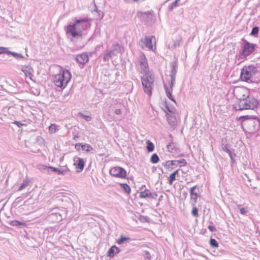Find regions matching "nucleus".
<instances>
[{
	"label": "nucleus",
	"instance_id": "nucleus-10",
	"mask_svg": "<svg viewBox=\"0 0 260 260\" xmlns=\"http://www.w3.org/2000/svg\"><path fill=\"white\" fill-rule=\"evenodd\" d=\"M39 169L44 171V172H47L48 173H49V169H51L52 171L57 173L58 174H64L67 172V170H61L55 167L52 166L47 167L44 165L41 166Z\"/></svg>",
	"mask_w": 260,
	"mask_h": 260
},
{
	"label": "nucleus",
	"instance_id": "nucleus-60",
	"mask_svg": "<svg viewBox=\"0 0 260 260\" xmlns=\"http://www.w3.org/2000/svg\"><path fill=\"white\" fill-rule=\"evenodd\" d=\"M148 12H144V14H148Z\"/></svg>",
	"mask_w": 260,
	"mask_h": 260
},
{
	"label": "nucleus",
	"instance_id": "nucleus-47",
	"mask_svg": "<svg viewBox=\"0 0 260 260\" xmlns=\"http://www.w3.org/2000/svg\"><path fill=\"white\" fill-rule=\"evenodd\" d=\"M115 113L117 115H120L121 114L122 112L121 109H117L115 110Z\"/></svg>",
	"mask_w": 260,
	"mask_h": 260
},
{
	"label": "nucleus",
	"instance_id": "nucleus-9",
	"mask_svg": "<svg viewBox=\"0 0 260 260\" xmlns=\"http://www.w3.org/2000/svg\"><path fill=\"white\" fill-rule=\"evenodd\" d=\"M244 42L245 44L243 47L242 55L247 56L254 51L256 45L251 44L246 40H245Z\"/></svg>",
	"mask_w": 260,
	"mask_h": 260
},
{
	"label": "nucleus",
	"instance_id": "nucleus-31",
	"mask_svg": "<svg viewBox=\"0 0 260 260\" xmlns=\"http://www.w3.org/2000/svg\"><path fill=\"white\" fill-rule=\"evenodd\" d=\"M259 31V27L258 26H254L252 28L250 32V35L252 36H257Z\"/></svg>",
	"mask_w": 260,
	"mask_h": 260
},
{
	"label": "nucleus",
	"instance_id": "nucleus-1",
	"mask_svg": "<svg viewBox=\"0 0 260 260\" xmlns=\"http://www.w3.org/2000/svg\"><path fill=\"white\" fill-rule=\"evenodd\" d=\"M235 94L237 98V101L234 105L236 110H254L258 105V100L253 96L250 95L246 88H237L235 90Z\"/></svg>",
	"mask_w": 260,
	"mask_h": 260
},
{
	"label": "nucleus",
	"instance_id": "nucleus-30",
	"mask_svg": "<svg viewBox=\"0 0 260 260\" xmlns=\"http://www.w3.org/2000/svg\"><path fill=\"white\" fill-rule=\"evenodd\" d=\"M159 157L156 153L153 154L152 155L151 158H150V161L152 163L156 164V163L158 162L159 161Z\"/></svg>",
	"mask_w": 260,
	"mask_h": 260
},
{
	"label": "nucleus",
	"instance_id": "nucleus-23",
	"mask_svg": "<svg viewBox=\"0 0 260 260\" xmlns=\"http://www.w3.org/2000/svg\"><path fill=\"white\" fill-rule=\"evenodd\" d=\"M10 225L14 226H19L20 225H26V223L25 222H21L18 220H14L10 222Z\"/></svg>",
	"mask_w": 260,
	"mask_h": 260
},
{
	"label": "nucleus",
	"instance_id": "nucleus-20",
	"mask_svg": "<svg viewBox=\"0 0 260 260\" xmlns=\"http://www.w3.org/2000/svg\"><path fill=\"white\" fill-rule=\"evenodd\" d=\"M131 238L128 237H123L121 236L120 237L116 240V243L120 245L123 243L124 242H128L131 241Z\"/></svg>",
	"mask_w": 260,
	"mask_h": 260
},
{
	"label": "nucleus",
	"instance_id": "nucleus-44",
	"mask_svg": "<svg viewBox=\"0 0 260 260\" xmlns=\"http://www.w3.org/2000/svg\"><path fill=\"white\" fill-rule=\"evenodd\" d=\"M197 185H195V186L192 187L190 188V195L192 194L196 193L194 192V189L197 188Z\"/></svg>",
	"mask_w": 260,
	"mask_h": 260
},
{
	"label": "nucleus",
	"instance_id": "nucleus-53",
	"mask_svg": "<svg viewBox=\"0 0 260 260\" xmlns=\"http://www.w3.org/2000/svg\"><path fill=\"white\" fill-rule=\"evenodd\" d=\"M94 6H95V9L92 11V12L94 14H95L96 13H98V10H99L97 8V7H96L95 5H94Z\"/></svg>",
	"mask_w": 260,
	"mask_h": 260
},
{
	"label": "nucleus",
	"instance_id": "nucleus-7",
	"mask_svg": "<svg viewBox=\"0 0 260 260\" xmlns=\"http://www.w3.org/2000/svg\"><path fill=\"white\" fill-rule=\"evenodd\" d=\"M109 173L111 175L118 178H125L126 176V172L124 169L122 167L116 166L112 168Z\"/></svg>",
	"mask_w": 260,
	"mask_h": 260
},
{
	"label": "nucleus",
	"instance_id": "nucleus-26",
	"mask_svg": "<svg viewBox=\"0 0 260 260\" xmlns=\"http://www.w3.org/2000/svg\"><path fill=\"white\" fill-rule=\"evenodd\" d=\"M222 149L224 151L226 152L229 154V155L232 161L233 162H235V159L234 158V156H235V154H233L232 152H231V151L226 146H224V147H223Z\"/></svg>",
	"mask_w": 260,
	"mask_h": 260
},
{
	"label": "nucleus",
	"instance_id": "nucleus-35",
	"mask_svg": "<svg viewBox=\"0 0 260 260\" xmlns=\"http://www.w3.org/2000/svg\"><path fill=\"white\" fill-rule=\"evenodd\" d=\"M94 15L96 19H101L104 17V13L101 10H98V13H96Z\"/></svg>",
	"mask_w": 260,
	"mask_h": 260
},
{
	"label": "nucleus",
	"instance_id": "nucleus-17",
	"mask_svg": "<svg viewBox=\"0 0 260 260\" xmlns=\"http://www.w3.org/2000/svg\"><path fill=\"white\" fill-rule=\"evenodd\" d=\"M115 55L113 51L107 50L104 55L103 60L105 62L109 61L112 56Z\"/></svg>",
	"mask_w": 260,
	"mask_h": 260
},
{
	"label": "nucleus",
	"instance_id": "nucleus-52",
	"mask_svg": "<svg viewBox=\"0 0 260 260\" xmlns=\"http://www.w3.org/2000/svg\"><path fill=\"white\" fill-rule=\"evenodd\" d=\"M147 218H148L147 216H144L141 215L140 217V220L144 219L145 221H147Z\"/></svg>",
	"mask_w": 260,
	"mask_h": 260
},
{
	"label": "nucleus",
	"instance_id": "nucleus-24",
	"mask_svg": "<svg viewBox=\"0 0 260 260\" xmlns=\"http://www.w3.org/2000/svg\"><path fill=\"white\" fill-rule=\"evenodd\" d=\"M81 148L82 150L85 151L87 152H89L90 151L93 149L92 146L88 144H82Z\"/></svg>",
	"mask_w": 260,
	"mask_h": 260
},
{
	"label": "nucleus",
	"instance_id": "nucleus-32",
	"mask_svg": "<svg viewBox=\"0 0 260 260\" xmlns=\"http://www.w3.org/2000/svg\"><path fill=\"white\" fill-rule=\"evenodd\" d=\"M193 206V207L191 211V215L194 217H198L199 216L198 214V209L194 206Z\"/></svg>",
	"mask_w": 260,
	"mask_h": 260
},
{
	"label": "nucleus",
	"instance_id": "nucleus-42",
	"mask_svg": "<svg viewBox=\"0 0 260 260\" xmlns=\"http://www.w3.org/2000/svg\"><path fill=\"white\" fill-rule=\"evenodd\" d=\"M248 212V211L246 210L244 208H241L240 209V213L241 214L245 215Z\"/></svg>",
	"mask_w": 260,
	"mask_h": 260
},
{
	"label": "nucleus",
	"instance_id": "nucleus-33",
	"mask_svg": "<svg viewBox=\"0 0 260 260\" xmlns=\"http://www.w3.org/2000/svg\"><path fill=\"white\" fill-rule=\"evenodd\" d=\"M29 184V181L27 180H25L23 181V183L20 185L18 188V190H22L25 187H26Z\"/></svg>",
	"mask_w": 260,
	"mask_h": 260
},
{
	"label": "nucleus",
	"instance_id": "nucleus-50",
	"mask_svg": "<svg viewBox=\"0 0 260 260\" xmlns=\"http://www.w3.org/2000/svg\"><path fill=\"white\" fill-rule=\"evenodd\" d=\"M81 145H82V143H77V144H76L75 145V149H77V150H79L80 147V146L81 147Z\"/></svg>",
	"mask_w": 260,
	"mask_h": 260
},
{
	"label": "nucleus",
	"instance_id": "nucleus-40",
	"mask_svg": "<svg viewBox=\"0 0 260 260\" xmlns=\"http://www.w3.org/2000/svg\"><path fill=\"white\" fill-rule=\"evenodd\" d=\"M49 131L51 133H54L56 131V126L54 124H51L49 127Z\"/></svg>",
	"mask_w": 260,
	"mask_h": 260
},
{
	"label": "nucleus",
	"instance_id": "nucleus-4",
	"mask_svg": "<svg viewBox=\"0 0 260 260\" xmlns=\"http://www.w3.org/2000/svg\"><path fill=\"white\" fill-rule=\"evenodd\" d=\"M258 74L257 68L254 66H245L241 70L240 78L243 81L252 83L254 82L256 76Z\"/></svg>",
	"mask_w": 260,
	"mask_h": 260
},
{
	"label": "nucleus",
	"instance_id": "nucleus-16",
	"mask_svg": "<svg viewBox=\"0 0 260 260\" xmlns=\"http://www.w3.org/2000/svg\"><path fill=\"white\" fill-rule=\"evenodd\" d=\"M139 197L140 198H146L147 197H150L152 199H155V197H152V193L148 189H146L144 191L140 192Z\"/></svg>",
	"mask_w": 260,
	"mask_h": 260
},
{
	"label": "nucleus",
	"instance_id": "nucleus-59",
	"mask_svg": "<svg viewBox=\"0 0 260 260\" xmlns=\"http://www.w3.org/2000/svg\"><path fill=\"white\" fill-rule=\"evenodd\" d=\"M175 1H177V3L180 1V0H176Z\"/></svg>",
	"mask_w": 260,
	"mask_h": 260
},
{
	"label": "nucleus",
	"instance_id": "nucleus-46",
	"mask_svg": "<svg viewBox=\"0 0 260 260\" xmlns=\"http://www.w3.org/2000/svg\"><path fill=\"white\" fill-rule=\"evenodd\" d=\"M13 123L17 125V126L18 127H20L21 126L23 125V124L17 121H15Z\"/></svg>",
	"mask_w": 260,
	"mask_h": 260
},
{
	"label": "nucleus",
	"instance_id": "nucleus-13",
	"mask_svg": "<svg viewBox=\"0 0 260 260\" xmlns=\"http://www.w3.org/2000/svg\"><path fill=\"white\" fill-rule=\"evenodd\" d=\"M21 70L24 73L26 77H29L31 80H32V77L33 76V69L30 66H22Z\"/></svg>",
	"mask_w": 260,
	"mask_h": 260
},
{
	"label": "nucleus",
	"instance_id": "nucleus-3",
	"mask_svg": "<svg viewBox=\"0 0 260 260\" xmlns=\"http://www.w3.org/2000/svg\"><path fill=\"white\" fill-rule=\"evenodd\" d=\"M88 27V19L83 18L76 19L74 23L70 24L67 29V33L70 34L73 38L81 37L82 36V30Z\"/></svg>",
	"mask_w": 260,
	"mask_h": 260
},
{
	"label": "nucleus",
	"instance_id": "nucleus-37",
	"mask_svg": "<svg viewBox=\"0 0 260 260\" xmlns=\"http://www.w3.org/2000/svg\"><path fill=\"white\" fill-rule=\"evenodd\" d=\"M177 164H180V167L185 166L186 165L187 162L185 159H181L177 160Z\"/></svg>",
	"mask_w": 260,
	"mask_h": 260
},
{
	"label": "nucleus",
	"instance_id": "nucleus-19",
	"mask_svg": "<svg viewBox=\"0 0 260 260\" xmlns=\"http://www.w3.org/2000/svg\"><path fill=\"white\" fill-rule=\"evenodd\" d=\"M174 114H170L166 112L167 118L169 123L171 125H174L175 123L176 119L173 115Z\"/></svg>",
	"mask_w": 260,
	"mask_h": 260
},
{
	"label": "nucleus",
	"instance_id": "nucleus-5",
	"mask_svg": "<svg viewBox=\"0 0 260 260\" xmlns=\"http://www.w3.org/2000/svg\"><path fill=\"white\" fill-rule=\"evenodd\" d=\"M71 77L70 72L68 70H63L54 76V83L56 86L63 89L70 81Z\"/></svg>",
	"mask_w": 260,
	"mask_h": 260
},
{
	"label": "nucleus",
	"instance_id": "nucleus-43",
	"mask_svg": "<svg viewBox=\"0 0 260 260\" xmlns=\"http://www.w3.org/2000/svg\"><path fill=\"white\" fill-rule=\"evenodd\" d=\"M208 229L211 231V232H215L216 231V229L214 226L213 225H209L208 226Z\"/></svg>",
	"mask_w": 260,
	"mask_h": 260
},
{
	"label": "nucleus",
	"instance_id": "nucleus-8",
	"mask_svg": "<svg viewBox=\"0 0 260 260\" xmlns=\"http://www.w3.org/2000/svg\"><path fill=\"white\" fill-rule=\"evenodd\" d=\"M178 61L177 60H175L171 64V70L170 72V77H171V82H170V88L171 90H172L173 87L175 83L176 80V74L178 70Z\"/></svg>",
	"mask_w": 260,
	"mask_h": 260
},
{
	"label": "nucleus",
	"instance_id": "nucleus-56",
	"mask_svg": "<svg viewBox=\"0 0 260 260\" xmlns=\"http://www.w3.org/2000/svg\"><path fill=\"white\" fill-rule=\"evenodd\" d=\"M157 196V195L156 193H152V197H155V199L156 198Z\"/></svg>",
	"mask_w": 260,
	"mask_h": 260
},
{
	"label": "nucleus",
	"instance_id": "nucleus-14",
	"mask_svg": "<svg viewBox=\"0 0 260 260\" xmlns=\"http://www.w3.org/2000/svg\"><path fill=\"white\" fill-rule=\"evenodd\" d=\"M154 39V37L152 36L149 37H146L144 40H141V42L145 44L146 47L148 48L149 49L152 50L153 48V44H152V39Z\"/></svg>",
	"mask_w": 260,
	"mask_h": 260
},
{
	"label": "nucleus",
	"instance_id": "nucleus-36",
	"mask_svg": "<svg viewBox=\"0 0 260 260\" xmlns=\"http://www.w3.org/2000/svg\"><path fill=\"white\" fill-rule=\"evenodd\" d=\"M177 1H174L172 3L170 4L169 6L168 9L170 11H172L173 9L177 6Z\"/></svg>",
	"mask_w": 260,
	"mask_h": 260
},
{
	"label": "nucleus",
	"instance_id": "nucleus-38",
	"mask_svg": "<svg viewBox=\"0 0 260 260\" xmlns=\"http://www.w3.org/2000/svg\"><path fill=\"white\" fill-rule=\"evenodd\" d=\"M175 177L176 176L172 173L170 174L169 179V184L172 185L173 184V181H175L176 179Z\"/></svg>",
	"mask_w": 260,
	"mask_h": 260
},
{
	"label": "nucleus",
	"instance_id": "nucleus-15",
	"mask_svg": "<svg viewBox=\"0 0 260 260\" xmlns=\"http://www.w3.org/2000/svg\"><path fill=\"white\" fill-rule=\"evenodd\" d=\"M120 252V249L115 245H113L109 249L107 255L110 257L113 258L116 254L119 253Z\"/></svg>",
	"mask_w": 260,
	"mask_h": 260
},
{
	"label": "nucleus",
	"instance_id": "nucleus-51",
	"mask_svg": "<svg viewBox=\"0 0 260 260\" xmlns=\"http://www.w3.org/2000/svg\"><path fill=\"white\" fill-rule=\"evenodd\" d=\"M145 253L146 255H147V258H148L149 259H150L151 256H150V254L149 253V252L148 251H145Z\"/></svg>",
	"mask_w": 260,
	"mask_h": 260
},
{
	"label": "nucleus",
	"instance_id": "nucleus-39",
	"mask_svg": "<svg viewBox=\"0 0 260 260\" xmlns=\"http://www.w3.org/2000/svg\"><path fill=\"white\" fill-rule=\"evenodd\" d=\"M78 115L84 118L87 121H90L91 119V117L90 116L85 115L82 113H79Z\"/></svg>",
	"mask_w": 260,
	"mask_h": 260
},
{
	"label": "nucleus",
	"instance_id": "nucleus-41",
	"mask_svg": "<svg viewBox=\"0 0 260 260\" xmlns=\"http://www.w3.org/2000/svg\"><path fill=\"white\" fill-rule=\"evenodd\" d=\"M8 48L4 47H0V54L2 53L7 54V52L8 51Z\"/></svg>",
	"mask_w": 260,
	"mask_h": 260
},
{
	"label": "nucleus",
	"instance_id": "nucleus-11",
	"mask_svg": "<svg viewBox=\"0 0 260 260\" xmlns=\"http://www.w3.org/2000/svg\"><path fill=\"white\" fill-rule=\"evenodd\" d=\"M76 60L79 63L84 64L88 61L89 58L87 53H82L76 55Z\"/></svg>",
	"mask_w": 260,
	"mask_h": 260
},
{
	"label": "nucleus",
	"instance_id": "nucleus-48",
	"mask_svg": "<svg viewBox=\"0 0 260 260\" xmlns=\"http://www.w3.org/2000/svg\"><path fill=\"white\" fill-rule=\"evenodd\" d=\"M169 162H170V164H171V165H172V166H173V165H177V160H169Z\"/></svg>",
	"mask_w": 260,
	"mask_h": 260
},
{
	"label": "nucleus",
	"instance_id": "nucleus-27",
	"mask_svg": "<svg viewBox=\"0 0 260 260\" xmlns=\"http://www.w3.org/2000/svg\"><path fill=\"white\" fill-rule=\"evenodd\" d=\"M165 88L166 92V94H167V95L168 98L169 99H170L171 101H172L176 103V102L175 101V99L173 97V96H172V95L171 94V90L169 89V88L168 87H167L166 85H165Z\"/></svg>",
	"mask_w": 260,
	"mask_h": 260
},
{
	"label": "nucleus",
	"instance_id": "nucleus-12",
	"mask_svg": "<svg viewBox=\"0 0 260 260\" xmlns=\"http://www.w3.org/2000/svg\"><path fill=\"white\" fill-rule=\"evenodd\" d=\"M74 165H76V168L77 169V172H80L84 169L85 162L83 158L77 157L74 159Z\"/></svg>",
	"mask_w": 260,
	"mask_h": 260
},
{
	"label": "nucleus",
	"instance_id": "nucleus-45",
	"mask_svg": "<svg viewBox=\"0 0 260 260\" xmlns=\"http://www.w3.org/2000/svg\"><path fill=\"white\" fill-rule=\"evenodd\" d=\"M167 148L169 151L171 152V150L173 149V144L170 143L167 145Z\"/></svg>",
	"mask_w": 260,
	"mask_h": 260
},
{
	"label": "nucleus",
	"instance_id": "nucleus-25",
	"mask_svg": "<svg viewBox=\"0 0 260 260\" xmlns=\"http://www.w3.org/2000/svg\"><path fill=\"white\" fill-rule=\"evenodd\" d=\"M119 185L121 186L122 189L126 193H129L131 192V189L128 185L126 183H119Z\"/></svg>",
	"mask_w": 260,
	"mask_h": 260
},
{
	"label": "nucleus",
	"instance_id": "nucleus-29",
	"mask_svg": "<svg viewBox=\"0 0 260 260\" xmlns=\"http://www.w3.org/2000/svg\"><path fill=\"white\" fill-rule=\"evenodd\" d=\"M123 48L121 45L117 44L113 46V50L112 51L113 52L116 51L118 52H121L123 51Z\"/></svg>",
	"mask_w": 260,
	"mask_h": 260
},
{
	"label": "nucleus",
	"instance_id": "nucleus-18",
	"mask_svg": "<svg viewBox=\"0 0 260 260\" xmlns=\"http://www.w3.org/2000/svg\"><path fill=\"white\" fill-rule=\"evenodd\" d=\"M180 46V41L178 40L175 41H173L172 43L170 42L168 45V47L170 49L173 50Z\"/></svg>",
	"mask_w": 260,
	"mask_h": 260
},
{
	"label": "nucleus",
	"instance_id": "nucleus-34",
	"mask_svg": "<svg viewBox=\"0 0 260 260\" xmlns=\"http://www.w3.org/2000/svg\"><path fill=\"white\" fill-rule=\"evenodd\" d=\"M209 243L212 247H218V242L214 239H212V238L210 239Z\"/></svg>",
	"mask_w": 260,
	"mask_h": 260
},
{
	"label": "nucleus",
	"instance_id": "nucleus-58",
	"mask_svg": "<svg viewBox=\"0 0 260 260\" xmlns=\"http://www.w3.org/2000/svg\"><path fill=\"white\" fill-rule=\"evenodd\" d=\"M133 1L134 2H137L138 1V0H133Z\"/></svg>",
	"mask_w": 260,
	"mask_h": 260
},
{
	"label": "nucleus",
	"instance_id": "nucleus-49",
	"mask_svg": "<svg viewBox=\"0 0 260 260\" xmlns=\"http://www.w3.org/2000/svg\"><path fill=\"white\" fill-rule=\"evenodd\" d=\"M166 109L167 111L170 113V114H174V109H172V110L170 109L168 106H166Z\"/></svg>",
	"mask_w": 260,
	"mask_h": 260
},
{
	"label": "nucleus",
	"instance_id": "nucleus-6",
	"mask_svg": "<svg viewBox=\"0 0 260 260\" xmlns=\"http://www.w3.org/2000/svg\"><path fill=\"white\" fill-rule=\"evenodd\" d=\"M246 118L247 120H245L244 125L247 127L249 131L252 133L258 129L259 127V121L258 119L255 118L249 119V116L247 115L243 117Z\"/></svg>",
	"mask_w": 260,
	"mask_h": 260
},
{
	"label": "nucleus",
	"instance_id": "nucleus-28",
	"mask_svg": "<svg viewBox=\"0 0 260 260\" xmlns=\"http://www.w3.org/2000/svg\"><path fill=\"white\" fill-rule=\"evenodd\" d=\"M147 150L148 152H152L154 150V145L150 141L147 140Z\"/></svg>",
	"mask_w": 260,
	"mask_h": 260
},
{
	"label": "nucleus",
	"instance_id": "nucleus-22",
	"mask_svg": "<svg viewBox=\"0 0 260 260\" xmlns=\"http://www.w3.org/2000/svg\"><path fill=\"white\" fill-rule=\"evenodd\" d=\"M199 196V195L197 192L190 195V203L192 206H194L197 203V199Z\"/></svg>",
	"mask_w": 260,
	"mask_h": 260
},
{
	"label": "nucleus",
	"instance_id": "nucleus-55",
	"mask_svg": "<svg viewBox=\"0 0 260 260\" xmlns=\"http://www.w3.org/2000/svg\"><path fill=\"white\" fill-rule=\"evenodd\" d=\"M178 170H177L175 171H174L173 173H172V174H174L176 176V175L178 173Z\"/></svg>",
	"mask_w": 260,
	"mask_h": 260
},
{
	"label": "nucleus",
	"instance_id": "nucleus-21",
	"mask_svg": "<svg viewBox=\"0 0 260 260\" xmlns=\"http://www.w3.org/2000/svg\"><path fill=\"white\" fill-rule=\"evenodd\" d=\"M7 54L11 55L15 57L16 58H21V59H25V58L21 54L15 52H12L8 50L7 52Z\"/></svg>",
	"mask_w": 260,
	"mask_h": 260
},
{
	"label": "nucleus",
	"instance_id": "nucleus-2",
	"mask_svg": "<svg viewBox=\"0 0 260 260\" xmlns=\"http://www.w3.org/2000/svg\"><path fill=\"white\" fill-rule=\"evenodd\" d=\"M139 63L140 66L141 73L144 74L141 77V81L144 92L150 95L152 93V86L153 84V76L151 74H147L149 70L148 64L147 59L144 53L140 54Z\"/></svg>",
	"mask_w": 260,
	"mask_h": 260
},
{
	"label": "nucleus",
	"instance_id": "nucleus-54",
	"mask_svg": "<svg viewBox=\"0 0 260 260\" xmlns=\"http://www.w3.org/2000/svg\"><path fill=\"white\" fill-rule=\"evenodd\" d=\"M165 166L167 167H170V166H171V164H170V162H169V160L167 161L166 162Z\"/></svg>",
	"mask_w": 260,
	"mask_h": 260
},
{
	"label": "nucleus",
	"instance_id": "nucleus-57",
	"mask_svg": "<svg viewBox=\"0 0 260 260\" xmlns=\"http://www.w3.org/2000/svg\"><path fill=\"white\" fill-rule=\"evenodd\" d=\"M124 1L127 3H129L131 2V0H124Z\"/></svg>",
	"mask_w": 260,
	"mask_h": 260
}]
</instances>
